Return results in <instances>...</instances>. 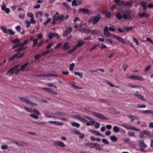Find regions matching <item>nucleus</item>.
<instances>
[{
    "mask_svg": "<svg viewBox=\"0 0 153 153\" xmlns=\"http://www.w3.org/2000/svg\"><path fill=\"white\" fill-rule=\"evenodd\" d=\"M72 116L74 118L78 119L82 122L86 123V124H94L95 123V121L93 118L87 116H85V117L89 121H88L85 118L81 116L80 115L74 114Z\"/></svg>",
    "mask_w": 153,
    "mask_h": 153,
    "instance_id": "obj_1",
    "label": "nucleus"
},
{
    "mask_svg": "<svg viewBox=\"0 0 153 153\" xmlns=\"http://www.w3.org/2000/svg\"><path fill=\"white\" fill-rule=\"evenodd\" d=\"M104 36L106 37L111 36L113 38L117 39L119 42H121L123 44H125V40L122 37L113 34H111L110 32H108L104 33Z\"/></svg>",
    "mask_w": 153,
    "mask_h": 153,
    "instance_id": "obj_2",
    "label": "nucleus"
},
{
    "mask_svg": "<svg viewBox=\"0 0 153 153\" xmlns=\"http://www.w3.org/2000/svg\"><path fill=\"white\" fill-rule=\"evenodd\" d=\"M101 18V15L98 14L96 16L91 17L89 20V22L93 25H96Z\"/></svg>",
    "mask_w": 153,
    "mask_h": 153,
    "instance_id": "obj_3",
    "label": "nucleus"
},
{
    "mask_svg": "<svg viewBox=\"0 0 153 153\" xmlns=\"http://www.w3.org/2000/svg\"><path fill=\"white\" fill-rule=\"evenodd\" d=\"M18 98L21 101L24 102L27 104H29L33 106H36L37 105L36 103L32 102L25 98L20 97H18Z\"/></svg>",
    "mask_w": 153,
    "mask_h": 153,
    "instance_id": "obj_4",
    "label": "nucleus"
},
{
    "mask_svg": "<svg viewBox=\"0 0 153 153\" xmlns=\"http://www.w3.org/2000/svg\"><path fill=\"white\" fill-rule=\"evenodd\" d=\"M128 78L135 80H139L140 81H143L144 79L143 77L138 75H130L127 76Z\"/></svg>",
    "mask_w": 153,
    "mask_h": 153,
    "instance_id": "obj_5",
    "label": "nucleus"
},
{
    "mask_svg": "<svg viewBox=\"0 0 153 153\" xmlns=\"http://www.w3.org/2000/svg\"><path fill=\"white\" fill-rule=\"evenodd\" d=\"M93 115L95 117L102 120H107L108 118L105 117L104 116L101 114L95 112L92 113Z\"/></svg>",
    "mask_w": 153,
    "mask_h": 153,
    "instance_id": "obj_6",
    "label": "nucleus"
},
{
    "mask_svg": "<svg viewBox=\"0 0 153 153\" xmlns=\"http://www.w3.org/2000/svg\"><path fill=\"white\" fill-rule=\"evenodd\" d=\"M64 17V16L63 15H60L57 13L53 15L52 18L54 19V20L56 21H62Z\"/></svg>",
    "mask_w": 153,
    "mask_h": 153,
    "instance_id": "obj_7",
    "label": "nucleus"
},
{
    "mask_svg": "<svg viewBox=\"0 0 153 153\" xmlns=\"http://www.w3.org/2000/svg\"><path fill=\"white\" fill-rule=\"evenodd\" d=\"M72 30V28L71 27H69L63 32L62 35L64 37L67 36L71 33Z\"/></svg>",
    "mask_w": 153,
    "mask_h": 153,
    "instance_id": "obj_8",
    "label": "nucleus"
},
{
    "mask_svg": "<svg viewBox=\"0 0 153 153\" xmlns=\"http://www.w3.org/2000/svg\"><path fill=\"white\" fill-rule=\"evenodd\" d=\"M53 143L54 145L59 146L60 147L64 148L65 147V145L61 141H55L53 142Z\"/></svg>",
    "mask_w": 153,
    "mask_h": 153,
    "instance_id": "obj_9",
    "label": "nucleus"
},
{
    "mask_svg": "<svg viewBox=\"0 0 153 153\" xmlns=\"http://www.w3.org/2000/svg\"><path fill=\"white\" fill-rule=\"evenodd\" d=\"M81 12L87 14H90L91 13V12L89 10L83 8L80 9L79 10V12Z\"/></svg>",
    "mask_w": 153,
    "mask_h": 153,
    "instance_id": "obj_10",
    "label": "nucleus"
},
{
    "mask_svg": "<svg viewBox=\"0 0 153 153\" xmlns=\"http://www.w3.org/2000/svg\"><path fill=\"white\" fill-rule=\"evenodd\" d=\"M140 134H142L146 135L147 136L151 137H153V135L152 134V133L147 131L144 130L141 132Z\"/></svg>",
    "mask_w": 153,
    "mask_h": 153,
    "instance_id": "obj_11",
    "label": "nucleus"
},
{
    "mask_svg": "<svg viewBox=\"0 0 153 153\" xmlns=\"http://www.w3.org/2000/svg\"><path fill=\"white\" fill-rule=\"evenodd\" d=\"M128 117L131 119L132 122L134 121L135 120H138L139 119L138 117L135 115H130L128 116Z\"/></svg>",
    "mask_w": 153,
    "mask_h": 153,
    "instance_id": "obj_12",
    "label": "nucleus"
},
{
    "mask_svg": "<svg viewBox=\"0 0 153 153\" xmlns=\"http://www.w3.org/2000/svg\"><path fill=\"white\" fill-rule=\"evenodd\" d=\"M70 47L68 46V43L66 42L62 46L63 49L65 51H66Z\"/></svg>",
    "mask_w": 153,
    "mask_h": 153,
    "instance_id": "obj_13",
    "label": "nucleus"
},
{
    "mask_svg": "<svg viewBox=\"0 0 153 153\" xmlns=\"http://www.w3.org/2000/svg\"><path fill=\"white\" fill-rule=\"evenodd\" d=\"M149 14L145 12H143L142 13H139L138 16L141 17H147L149 16Z\"/></svg>",
    "mask_w": 153,
    "mask_h": 153,
    "instance_id": "obj_14",
    "label": "nucleus"
},
{
    "mask_svg": "<svg viewBox=\"0 0 153 153\" xmlns=\"http://www.w3.org/2000/svg\"><path fill=\"white\" fill-rule=\"evenodd\" d=\"M29 64V62L26 63L24 65H22L19 68L20 70L22 71H24L25 70V68Z\"/></svg>",
    "mask_w": 153,
    "mask_h": 153,
    "instance_id": "obj_15",
    "label": "nucleus"
},
{
    "mask_svg": "<svg viewBox=\"0 0 153 153\" xmlns=\"http://www.w3.org/2000/svg\"><path fill=\"white\" fill-rule=\"evenodd\" d=\"M139 147L140 148H144L147 147V146L144 143L143 141L140 140Z\"/></svg>",
    "mask_w": 153,
    "mask_h": 153,
    "instance_id": "obj_16",
    "label": "nucleus"
},
{
    "mask_svg": "<svg viewBox=\"0 0 153 153\" xmlns=\"http://www.w3.org/2000/svg\"><path fill=\"white\" fill-rule=\"evenodd\" d=\"M14 71L13 70L12 68H11L9 70H8V71L6 73V75H8V74H10L9 76H12L14 74Z\"/></svg>",
    "mask_w": 153,
    "mask_h": 153,
    "instance_id": "obj_17",
    "label": "nucleus"
},
{
    "mask_svg": "<svg viewBox=\"0 0 153 153\" xmlns=\"http://www.w3.org/2000/svg\"><path fill=\"white\" fill-rule=\"evenodd\" d=\"M42 76L43 77H49L52 76H54L58 77V75L57 74H42Z\"/></svg>",
    "mask_w": 153,
    "mask_h": 153,
    "instance_id": "obj_18",
    "label": "nucleus"
},
{
    "mask_svg": "<svg viewBox=\"0 0 153 153\" xmlns=\"http://www.w3.org/2000/svg\"><path fill=\"white\" fill-rule=\"evenodd\" d=\"M123 126L128 129H131L132 130H134L136 128L132 126H129L128 125H122Z\"/></svg>",
    "mask_w": 153,
    "mask_h": 153,
    "instance_id": "obj_19",
    "label": "nucleus"
},
{
    "mask_svg": "<svg viewBox=\"0 0 153 153\" xmlns=\"http://www.w3.org/2000/svg\"><path fill=\"white\" fill-rule=\"evenodd\" d=\"M140 112L145 114H153V110H147L146 111H140Z\"/></svg>",
    "mask_w": 153,
    "mask_h": 153,
    "instance_id": "obj_20",
    "label": "nucleus"
},
{
    "mask_svg": "<svg viewBox=\"0 0 153 153\" xmlns=\"http://www.w3.org/2000/svg\"><path fill=\"white\" fill-rule=\"evenodd\" d=\"M111 140L114 142H116L117 141V137L114 135L111 136L110 137Z\"/></svg>",
    "mask_w": 153,
    "mask_h": 153,
    "instance_id": "obj_21",
    "label": "nucleus"
},
{
    "mask_svg": "<svg viewBox=\"0 0 153 153\" xmlns=\"http://www.w3.org/2000/svg\"><path fill=\"white\" fill-rule=\"evenodd\" d=\"M135 95L137 96L138 98L140 99V100H144V97L141 94L138 93H135Z\"/></svg>",
    "mask_w": 153,
    "mask_h": 153,
    "instance_id": "obj_22",
    "label": "nucleus"
},
{
    "mask_svg": "<svg viewBox=\"0 0 153 153\" xmlns=\"http://www.w3.org/2000/svg\"><path fill=\"white\" fill-rule=\"evenodd\" d=\"M42 88L43 90H45L47 91V92H49L50 93H51L52 92V89L51 88L42 87Z\"/></svg>",
    "mask_w": 153,
    "mask_h": 153,
    "instance_id": "obj_23",
    "label": "nucleus"
},
{
    "mask_svg": "<svg viewBox=\"0 0 153 153\" xmlns=\"http://www.w3.org/2000/svg\"><path fill=\"white\" fill-rule=\"evenodd\" d=\"M18 55V53H16L14 55H13L9 59V61H10L13 60L15 58H16Z\"/></svg>",
    "mask_w": 153,
    "mask_h": 153,
    "instance_id": "obj_24",
    "label": "nucleus"
},
{
    "mask_svg": "<svg viewBox=\"0 0 153 153\" xmlns=\"http://www.w3.org/2000/svg\"><path fill=\"white\" fill-rule=\"evenodd\" d=\"M90 132H91L92 134L97 135V136H100L101 135L100 134V133L98 132L97 131L94 130H90Z\"/></svg>",
    "mask_w": 153,
    "mask_h": 153,
    "instance_id": "obj_25",
    "label": "nucleus"
},
{
    "mask_svg": "<svg viewBox=\"0 0 153 153\" xmlns=\"http://www.w3.org/2000/svg\"><path fill=\"white\" fill-rule=\"evenodd\" d=\"M43 13L42 12L39 11L37 12L36 13V16L38 18L42 16Z\"/></svg>",
    "mask_w": 153,
    "mask_h": 153,
    "instance_id": "obj_26",
    "label": "nucleus"
},
{
    "mask_svg": "<svg viewBox=\"0 0 153 153\" xmlns=\"http://www.w3.org/2000/svg\"><path fill=\"white\" fill-rule=\"evenodd\" d=\"M103 14L105 15V16L108 18H109L111 17V14L109 11H106Z\"/></svg>",
    "mask_w": 153,
    "mask_h": 153,
    "instance_id": "obj_27",
    "label": "nucleus"
},
{
    "mask_svg": "<svg viewBox=\"0 0 153 153\" xmlns=\"http://www.w3.org/2000/svg\"><path fill=\"white\" fill-rule=\"evenodd\" d=\"M74 75H77L79 76L82 79V77L83 74L82 72H75L74 73Z\"/></svg>",
    "mask_w": 153,
    "mask_h": 153,
    "instance_id": "obj_28",
    "label": "nucleus"
},
{
    "mask_svg": "<svg viewBox=\"0 0 153 153\" xmlns=\"http://www.w3.org/2000/svg\"><path fill=\"white\" fill-rule=\"evenodd\" d=\"M78 44H76L78 47H79L83 45L84 42L82 40H79L77 42Z\"/></svg>",
    "mask_w": 153,
    "mask_h": 153,
    "instance_id": "obj_29",
    "label": "nucleus"
},
{
    "mask_svg": "<svg viewBox=\"0 0 153 153\" xmlns=\"http://www.w3.org/2000/svg\"><path fill=\"white\" fill-rule=\"evenodd\" d=\"M141 5L143 7V10L144 11L146 10L147 9V5L144 2H142L141 3Z\"/></svg>",
    "mask_w": 153,
    "mask_h": 153,
    "instance_id": "obj_30",
    "label": "nucleus"
},
{
    "mask_svg": "<svg viewBox=\"0 0 153 153\" xmlns=\"http://www.w3.org/2000/svg\"><path fill=\"white\" fill-rule=\"evenodd\" d=\"M24 108L27 111L31 112L33 113V110L32 109L30 108H29L27 107L26 106H25L24 107Z\"/></svg>",
    "mask_w": 153,
    "mask_h": 153,
    "instance_id": "obj_31",
    "label": "nucleus"
},
{
    "mask_svg": "<svg viewBox=\"0 0 153 153\" xmlns=\"http://www.w3.org/2000/svg\"><path fill=\"white\" fill-rule=\"evenodd\" d=\"M1 28L4 34H7V28L4 26H1Z\"/></svg>",
    "mask_w": 153,
    "mask_h": 153,
    "instance_id": "obj_32",
    "label": "nucleus"
},
{
    "mask_svg": "<svg viewBox=\"0 0 153 153\" xmlns=\"http://www.w3.org/2000/svg\"><path fill=\"white\" fill-rule=\"evenodd\" d=\"M75 65L74 63H73L70 65L69 67V70L70 71H72L74 67L75 66Z\"/></svg>",
    "mask_w": 153,
    "mask_h": 153,
    "instance_id": "obj_33",
    "label": "nucleus"
},
{
    "mask_svg": "<svg viewBox=\"0 0 153 153\" xmlns=\"http://www.w3.org/2000/svg\"><path fill=\"white\" fill-rule=\"evenodd\" d=\"M38 39L37 38H35L33 40V44L32 46L33 47L36 46L38 44Z\"/></svg>",
    "mask_w": 153,
    "mask_h": 153,
    "instance_id": "obj_34",
    "label": "nucleus"
},
{
    "mask_svg": "<svg viewBox=\"0 0 153 153\" xmlns=\"http://www.w3.org/2000/svg\"><path fill=\"white\" fill-rule=\"evenodd\" d=\"M113 129L114 131L116 133L120 131L119 128L117 126H114L113 128Z\"/></svg>",
    "mask_w": 153,
    "mask_h": 153,
    "instance_id": "obj_35",
    "label": "nucleus"
},
{
    "mask_svg": "<svg viewBox=\"0 0 153 153\" xmlns=\"http://www.w3.org/2000/svg\"><path fill=\"white\" fill-rule=\"evenodd\" d=\"M11 42L13 43L16 44L17 43H19L20 42V40L19 39H16L12 40Z\"/></svg>",
    "mask_w": 153,
    "mask_h": 153,
    "instance_id": "obj_36",
    "label": "nucleus"
},
{
    "mask_svg": "<svg viewBox=\"0 0 153 153\" xmlns=\"http://www.w3.org/2000/svg\"><path fill=\"white\" fill-rule=\"evenodd\" d=\"M124 13L127 15L129 18L131 17V16H130L131 12L129 10H126Z\"/></svg>",
    "mask_w": 153,
    "mask_h": 153,
    "instance_id": "obj_37",
    "label": "nucleus"
},
{
    "mask_svg": "<svg viewBox=\"0 0 153 153\" xmlns=\"http://www.w3.org/2000/svg\"><path fill=\"white\" fill-rule=\"evenodd\" d=\"M70 85L73 86L74 88L76 89H81L82 88L79 87L78 86H77L74 83H71Z\"/></svg>",
    "mask_w": 153,
    "mask_h": 153,
    "instance_id": "obj_38",
    "label": "nucleus"
},
{
    "mask_svg": "<svg viewBox=\"0 0 153 153\" xmlns=\"http://www.w3.org/2000/svg\"><path fill=\"white\" fill-rule=\"evenodd\" d=\"M116 16L117 18L119 19H121L122 17V16L121 14L119 13H116Z\"/></svg>",
    "mask_w": 153,
    "mask_h": 153,
    "instance_id": "obj_39",
    "label": "nucleus"
},
{
    "mask_svg": "<svg viewBox=\"0 0 153 153\" xmlns=\"http://www.w3.org/2000/svg\"><path fill=\"white\" fill-rule=\"evenodd\" d=\"M43 56L42 53L39 54H37L34 56V58L35 59H37Z\"/></svg>",
    "mask_w": 153,
    "mask_h": 153,
    "instance_id": "obj_40",
    "label": "nucleus"
},
{
    "mask_svg": "<svg viewBox=\"0 0 153 153\" xmlns=\"http://www.w3.org/2000/svg\"><path fill=\"white\" fill-rule=\"evenodd\" d=\"M106 83H108L111 87H115L117 88L118 87V86H115L108 80H107L106 81Z\"/></svg>",
    "mask_w": 153,
    "mask_h": 153,
    "instance_id": "obj_41",
    "label": "nucleus"
},
{
    "mask_svg": "<svg viewBox=\"0 0 153 153\" xmlns=\"http://www.w3.org/2000/svg\"><path fill=\"white\" fill-rule=\"evenodd\" d=\"M25 23L26 25V27H30V22L28 20H25Z\"/></svg>",
    "mask_w": 153,
    "mask_h": 153,
    "instance_id": "obj_42",
    "label": "nucleus"
},
{
    "mask_svg": "<svg viewBox=\"0 0 153 153\" xmlns=\"http://www.w3.org/2000/svg\"><path fill=\"white\" fill-rule=\"evenodd\" d=\"M30 116L36 119H37L38 118V116L35 114H30Z\"/></svg>",
    "mask_w": 153,
    "mask_h": 153,
    "instance_id": "obj_43",
    "label": "nucleus"
},
{
    "mask_svg": "<svg viewBox=\"0 0 153 153\" xmlns=\"http://www.w3.org/2000/svg\"><path fill=\"white\" fill-rule=\"evenodd\" d=\"M125 30L127 31H129L131 30L132 29V27H125Z\"/></svg>",
    "mask_w": 153,
    "mask_h": 153,
    "instance_id": "obj_44",
    "label": "nucleus"
},
{
    "mask_svg": "<svg viewBox=\"0 0 153 153\" xmlns=\"http://www.w3.org/2000/svg\"><path fill=\"white\" fill-rule=\"evenodd\" d=\"M90 33H91L92 34L94 35L97 34L98 33V32L95 30H90Z\"/></svg>",
    "mask_w": 153,
    "mask_h": 153,
    "instance_id": "obj_45",
    "label": "nucleus"
},
{
    "mask_svg": "<svg viewBox=\"0 0 153 153\" xmlns=\"http://www.w3.org/2000/svg\"><path fill=\"white\" fill-rule=\"evenodd\" d=\"M62 4L67 10H68L69 9V6L66 3H63Z\"/></svg>",
    "mask_w": 153,
    "mask_h": 153,
    "instance_id": "obj_46",
    "label": "nucleus"
},
{
    "mask_svg": "<svg viewBox=\"0 0 153 153\" xmlns=\"http://www.w3.org/2000/svg\"><path fill=\"white\" fill-rule=\"evenodd\" d=\"M22 47H19V48H17L16 50V51H18L17 53H18V55L19 54V52L22 51Z\"/></svg>",
    "mask_w": 153,
    "mask_h": 153,
    "instance_id": "obj_47",
    "label": "nucleus"
},
{
    "mask_svg": "<svg viewBox=\"0 0 153 153\" xmlns=\"http://www.w3.org/2000/svg\"><path fill=\"white\" fill-rule=\"evenodd\" d=\"M27 15L28 17H30L31 18L34 17L33 14L31 12L27 13Z\"/></svg>",
    "mask_w": 153,
    "mask_h": 153,
    "instance_id": "obj_48",
    "label": "nucleus"
},
{
    "mask_svg": "<svg viewBox=\"0 0 153 153\" xmlns=\"http://www.w3.org/2000/svg\"><path fill=\"white\" fill-rule=\"evenodd\" d=\"M54 36V34L53 33H50L48 36V37L50 39H52Z\"/></svg>",
    "mask_w": 153,
    "mask_h": 153,
    "instance_id": "obj_49",
    "label": "nucleus"
},
{
    "mask_svg": "<svg viewBox=\"0 0 153 153\" xmlns=\"http://www.w3.org/2000/svg\"><path fill=\"white\" fill-rule=\"evenodd\" d=\"M72 6H77L76 0H73L72 3Z\"/></svg>",
    "mask_w": 153,
    "mask_h": 153,
    "instance_id": "obj_50",
    "label": "nucleus"
},
{
    "mask_svg": "<svg viewBox=\"0 0 153 153\" xmlns=\"http://www.w3.org/2000/svg\"><path fill=\"white\" fill-rule=\"evenodd\" d=\"M92 145H94V148H96V149H97V147H99L100 146V145L97 143H92Z\"/></svg>",
    "mask_w": 153,
    "mask_h": 153,
    "instance_id": "obj_51",
    "label": "nucleus"
},
{
    "mask_svg": "<svg viewBox=\"0 0 153 153\" xmlns=\"http://www.w3.org/2000/svg\"><path fill=\"white\" fill-rule=\"evenodd\" d=\"M51 21V19L50 18H48L47 19V21L44 23V25H46L47 23L50 22Z\"/></svg>",
    "mask_w": 153,
    "mask_h": 153,
    "instance_id": "obj_52",
    "label": "nucleus"
},
{
    "mask_svg": "<svg viewBox=\"0 0 153 153\" xmlns=\"http://www.w3.org/2000/svg\"><path fill=\"white\" fill-rule=\"evenodd\" d=\"M61 46H62L61 43H58L56 45V46L54 48L55 49H57L58 48L60 47Z\"/></svg>",
    "mask_w": 153,
    "mask_h": 153,
    "instance_id": "obj_53",
    "label": "nucleus"
},
{
    "mask_svg": "<svg viewBox=\"0 0 153 153\" xmlns=\"http://www.w3.org/2000/svg\"><path fill=\"white\" fill-rule=\"evenodd\" d=\"M30 21L31 23L32 24H35L36 23V21L34 19V17L31 18L30 19Z\"/></svg>",
    "mask_w": 153,
    "mask_h": 153,
    "instance_id": "obj_54",
    "label": "nucleus"
},
{
    "mask_svg": "<svg viewBox=\"0 0 153 153\" xmlns=\"http://www.w3.org/2000/svg\"><path fill=\"white\" fill-rule=\"evenodd\" d=\"M102 141L103 143L106 144H108V141L105 139H103L102 140Z\"/></svg>",
    "mask_w": 153,
    "mask_h": 153,
    "instance_id": "obj_55",
    "label": "nucleus"
},
{
    "mask_svg": "<svg viewBox=\"0 0 153 153\" xmlns=\"http://www.w3.org/2000/svg\"><path fill=\"white\" fill-rule=\"evenodd\" d=\"M44 43V40H41L40 42L38 43V44L37 45L38 47H40Z\"/></svg>",
    "mask_w": 153,
    "mask_h": 153,
    "instance_id": "obj_56",
    "label": "nucleus"
},
{
    "mask_svg": "<svg viewBox=\"0 0 153 153\" xmlns=\"http://www.w3.org/2000/svg\"><path fill=\"white\" fill-rule=\"evenodd\" d=\"M146 106L144 105H140L138 104L137 108H145Z\"/></svg>",
    "mask_w": 153,
    "mask_h": 153,
    "instance_id": "obj_57",
    "label": "nucleus"
},
{
    "mask_svg": "<svg viewBox=\"0 0 153 153\" xmlns=\"http://www.w3.org/2000/svg\"><path fill=\"white\" fill-rule=\"evenodd\" d=\"M150 68V65H149L146 68H145L144 71L145 72H147L149 70Z\"/></svg>",
    "mask_w": 153,
    "mask_h": 153,
    "instance_id": "obj_58",
    "label": "nucleus"
},
{
    "mask_svg": "<svg viewBox=\"0 0 153 153\" xmlns=\"http://www.w3.org/2000/svg\"><path fill=\"white\" fill-rule=\"evenodd\" d=\"M132 38L133 40L135 42L136 44L137 45H138L139 44L138 41L133 36Z\"/></svg>",
    "mask_w": 153,
    "mask_h": 153,
    "instance_id": "obj_59",
    "label": "nucleus"
},
{
    "mask_svg": "<svg viewBox=\"0 0 153 153\" xmlns=\"http://www.w3.org/2000/svg\"><path fill=\"white\" fill-rule=\"evenodd\" d=\"M53 43L51 42V43H50L47 46V47H46V48L47 49H48L49 48H51L53 46Z\"/></svg>",
    "mask_w": 153,
    "mask_h": 153,
    "instance_id": "obj_60",
    "label": "nucleus"
},
{
    "mask_svg": "<svg viewBox=\"0 0 153 153\" xmlns=\"http://www.w3.org/2000/svg\"><path fill=\"white\" fill-rule=\"evenodd\" d=\"M128 134L130 136L133 137L134 135L135 134L134 132H128Z\"/></svg>",
    "mask_w": 153,
    "mask_h": 153,
    "instance_id": "obj_61",
    "label": "nucleus"
},
{
    "mask_svg": "<svg viewBox=\"0 0 153 153\" xmlns=\"http://www.w3.org/2000/svg\"><path fill=\"white\" fill-rule=\"evenodd\" d=\"M108 26H106L105 27L103 30V32L104 33L108 32Z\"/></svg>",
    "mask_w": 153,
    "mask_h": 153,
    "instance_id": "obj_62",
    "label": "nucleus"
},
{
    "mask_svg": "<svg viewBox=\"0 0 153 153\" xmlns=\"http://www.w3.org/2000/svg\"><path fill=\"white\" fill-rule=\"evenodd\" d=\"M8 146L7 145H2L1 148L3 149H7Z\"/></svg>",
    "mask_w": 153,
    "mask_h": 153,
    "instance_id": "obj_63",
    "label": "nucleus"
},
{
    "mask_svg": "<svg viewBox=\"0 0 153 153\" xmlns=\"http://www.w3.org/2000/svg\"><path fill=\"white\" fill-rule=\"evenodd\" d=\"M132 4V3L131 1H127L126 2L125 5L126 6H128L131 5Z\"/></svg>",
    "mask_w": 153,
    "mask_h": 153,
    "instance_id": "obj_64",
    "label": "nucleus"
}]
</instances>
